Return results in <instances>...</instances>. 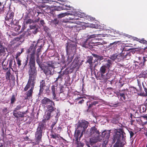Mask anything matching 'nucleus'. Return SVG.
Here are the masks:
<instances>
[{
  "label": "nucleus",
  "instance_id": "8",
  "mask_svg": "<svg viewBox=\"0 0 147 147\" xmlns=\"http://www.w3.org/2000/svg\"><path fill=\"white\" fill-rule=\"evenodd\" d=\"M127 89H124L119 90V92L118 93V97L119 98V100L121 101L125 102L126 101V96L127 95L126 92L128 91Z\"/></svg>",
  "mask_w": 147,
  "mask_h": 147
},
{
  "label": "nucleus",
  "instance_id": "62",
  "mask_svg": "<svg viewBox=\"0 0 147 147\" xmlns=\"http://www.w3.org/2000/svg\"><path fill=\"white\" fill-rule=\"evenodd\" d=\"M2 112L3 113L5 114H6L7 113H9L8 112V109L7 108H5L2 110Z\"/></svg>",
  "mask_w": 147,
  "mask_h": 147
},
{
  "label": "nucleus",
  "instance_id": "61",
  "mask_svg": "<svg viewBox=\"0 0 147 147\" xmlns=\"http://www.w3.org/2000/svg\"><path fill=\"white\" fill-rule=\"evenodd\" d=\"M69 15H70V16L68 17L67 18L68 20H74V19H72V18H74L75 17V15L74 14H70V13Z\"/></svg>",
  "mask_w": 147,
  "mask_h": 147
},
{
  "label": "nucleus",
  "instance_id": "36",
  "mask_svg": "<svg viewBox=\"0 0 147 147\" xmlns=\"http://www.w3.org/2000/svg\"><path fill=\"white\" fill-rule=\"evenodd\" d=\"M88 99L90 101H92L94 100H97L99 99L98 97L95 96L89 95L88 96Z\"/></svg>",
  "mask_w": 147,
  "mask_h": 147
},
{
  "label": "nucleus",
  "instance_id": "30",
  "mask_svg": "<svg viewBox=\"0 0 147 147\" xmlns=\"http://www.w3.org/2000/svg\"><path fill=\"white\" fill-rule=\"evenodd\" d=\"M94 62H93L92 61L91 62H90L88 63L89 64V67L91 71H92L93 69H94L95 68V67L96 66V64H95L94 65Z\"/></svg>",
  "mask_w": 147,
  "mask_h": 147
},
{
  "label": "nucleus",
  "instance_id": "35",
  "mask_svg": "<svg viewBox=\"0 0 147 147\" xmlns=\"http://www.w3.org/2000/svg\"><path fill=\"white\" fill-rule=\"evenodd\" d=\"M147 76V71L146 70L142 71L139 75L140 77L146 78Z\"/></svg>",
  "mask_w": 147,
  "mask_h": 147
},
{
  "label": "nucleus",
  "instance_id": "18",
  "mask_svg": "<svg viewBox=\"0 0 147 147\" xmlns=\"http://www.w3.org/2000/svg\"><path fill=\"white\" fill-rule=\"evenodd\" d=\"M87 39L85 41L82 42V46L85 48L90 49L92 47V45H90V43H93L91 42Z\"/></svg>",
  "mask_w": 147,
  "mask_h": 147
},
{
  "label": "nucleus",
  "instance_id": "46",
  "mask_svg": "<svg viewBox=\"0 0 147 147\" xmlns=\"http://www.w3.org/2000/svg\"><path fill=\"white\" fill-rule=\"evenodd\" d=\"M0 49H7L5 47V46L4 45L3 42L1 41H0Z\"/></svg>",
  "mask_w": 147,
  "mask_h": 147
},
{
  "label": "nucleus",
  "instance_id": "37",
  "mask_svg": "<svg viewBox=\"0 0 147 147\" xmlns=\"http://www.w3.org/2000/svg\"><path fill=\"white\" fill-rule=\"evenodd\" d=\"M47 65L45 66L53 68L54 69H55V67L54 65V63H53L52 61H49L47 62Z\"/></svg>",
  "mask_w": 147,
  "mask_h": 147
},
{
  "label": "nucleus",
  "instance_id": "15",
  "mask_svg": "<svg viewBox=\"0 0 147 147\" xmlns=\"http://www.w3.org/2000/svg\"><path fill=\"white\" fill-rule=\"evenodd\" d=\"M74 48L69 45L68 43H67L66 47V51L67 55V59L69 58V56L72 55L73 52Z\"/></svg>",
  "mask_w": 147,
  "mask_h": 147
},
{
  "label": "nucleus",
  "instance_id": "29",
  "mask_svg": "<svg viewBox=\"0 0 147 147\" xmlns=\"http://www.w3.org/2000/svg\"><path fill=\"white\" fill-rule=\"evenodd\" d=\"M55 86L54 85H53L51 87V90L53 95V100H55L56 99V94L55 92Z\"/></svg>",
  "mask_w": 147,
  "mask_h": 147
},
{
  "label": "nucleus",
  "instance_id": "33",
  "mask_svg": "<svg viewBox=\"0 0 147 147\" xmlns=\"http://www.w3.org/2000/svg\"><path fill=\"white\" fill-rule=\"evenodd\" d=\"M51 138L53 139H57L59 137H60L62 139H63V138L61 137L60 136V135L54 133L53 134H52L51 135Z\"/></svg>",
  "mask_w": 147,
  "mask_h": 147
},
{
  "label": "nucleus",
  "instance_id": "14",
  "mask_svg": "<svg viewBox=\"0 0 147 147\" xmlns=\"http://www.w3.org/2000/svg\"><path fill=\"white\" fill-rule=\"evenodd\" d=\"M100 137H93L90 138L89 140V145L91 146H92L94 144L98 142H101Z\"/></svg>",
  "mask_w": 147,
  "mask_h": 147
},
{
  "label": "nucleus",
  "instance_id": "43",
  "mask_svg": "<svg viewBox=\"0 0 147 147\" xmlns=\"http://www.w3.org/2000/svg\"><path fill=\"white\" fill-rule=\"evenodd\" d=\"M18 37H17L14 38L13 40L11 42V45H13L17 43H18Z\"/></svg>",
  "mask_w": 147,
  "mask_h": 147
},
{
  "label": "nucleus",
  "instance_id": "32",
  "mask_svg": "<svg viewBox=\"0 0 147 147\" xmlns=\"http://www.w3.org/2000/svg\"><path fill=\"white\" fill-rule=\"evenodd\" d=\"M30 29H34L35 30L33 32L34 34L38 32V29L36 27V25H30Z\"/></svg>",
  "mask_w": 147,
  "mask_h": 147
},
{
  "label": "nucleus",
  "instance_id": "16",
  "mask_svg": "<svg viewBox=\"0 0 147 147\" xmlns=\"http://www.w3.org/2000/svg\"><path fill=\"white\" fill-rule=\"evenodd\" d=\"M45 81L44 80H42L40 82V86L39 92L38 94L39 97L41 94L42 93L44 90V88L46 86Z\"/></svg>",
  "mask_w": 147,
  "mask_h": 147
},
{
  "label": "nucleus",
  "instance_id": "54",
  "mask_svg": "<svg viewBox=\"0 0 147 147\" xmlns=\"http://www.w3.org/2000/svg\"><path fill=\"white\" fill-rule=\"evenodd\" d=\"M8 61H9V67L11 68L12 67L13 64H14V61L12 59H10Z\"/></svg>",
  "mask_w": 147,
  "mask_h": 147
},
{
  "label": "nucleus",
  "instance_id": "20",
  "mask_svg": "<svg viewBox=\"0 0 147 147\" xmlns=\"http://www.w3.org/2000/svg\"><path fill=\"white\" fill-rule=\"evenodd\" d=\"M17 66L16 65L15 61H14V64L11 68L13 71L14 72L17 77V80H18V69H17Z\"/></svg>",
  "mask_w": 147,
  "mask_h": 147
},
{
  "label": "nucleus",
  "instance_id": "51",
  "mask_svg": "<svg viewBox=\"0 0 147 147\" xmlns=\"http://www.w3.org/2000/svg\"><path fill=\"white\" fill-rule=\"evenodd\" d=\"M59 22V20L57 19H55L54 20L51 21V23L55 25L57 24Z\"/></svg>",
  "mask_w": 147,
  "mask_h": 147
},
{
  "label": "nucleus",
  "instance_id": "34",
  "mask_svg": "<svg viewBox=\"0 0 147 147\" xmlns=\"http://www.w3.org/2000/svg\"><path fill=\"white\" fill-rule=\"evenodd\" d=\"M10 71V70L9 69L6 73L5 74V78L7 80H10V76L11 75Z\"/></svg>",
  "mask_w": 147,
  "mask_h": 147
},
{
  "label": "nucleus",
  "instance_id": "52",
  "mask_svg": "<svg viewBox=\"0 0 147 147\" xmlns=\"http://www.w3.org/2000/svg\"><path fill=\"white\" fill-rule=\"evenodd\" d=\"M44 90L45 93H49L50 92L49 87V86H46L45 88H44Z\"/></svg>",
  "mask_w": 147,
  "mask_h": 147
},
{
  "label": "nucleus",
  "instance_id": "26",
  "mask_svg": "<svg viewBox=\"0 0 147 147\" xmlns=\"http://www.w3.org/2000/svg\"><path fill=\"white\" fill-rule=\"evenodd\" d=\"M81 130L80 129H77L75 130L74 135V137L75 138L76 141H77L78 140V137L81 132Z\"/></svg>",
  "mask_w": 147,
  "mask_h": 147
},
{
  "label": "nucleus",
  "instance_id": "7",
  "mask_svg": "<svg viewBox=\"0 0 147 147\" xmlns=\"http://www.w3.org/2000/svg\"><path fill=\"white\" fill-rule=\"evenodd\" d=\"M36 78V77L29 76V79L24 89V91H26L28 90L30 88V86L31 87H33V89H34Z\"/></svg>",
  "mask_w": 147,
  "mask_h": 147
},
{
  "label": "nucleus",
  "instance_id": "24",
  "mask_svg": "<svg viewBox=\"0 0 147 147\" xmlns=\"http://www.w3.org/2000/svg\"><path fill=\"white\" fill-rule=\"evenodd\" d=\"M92 55L94 57L96 58V61H100L101 60H103L104 59V57H105V55H98L96 54H92Z\"/></svg>",
  "mask_w": 147,
  "mask_h": 147
},
{
  "label": "nucleus",
  "instance_id": "47",
  "mask_svg": "<svg viewBox=\"0 0 147 147\" xmlns=\"http://www.w3.org/2000/svg\"><path fill=\"white\" fill-rule=\"evenodd\" d=\"M142 93H144V91L142 90V88H139L138 90L137 94L138 95L142 96L141 95Z\"/></svg>",
  "mask_w": 147,
  "mask_h": 147
},
{
  "label": "nucleus",
  "instance_id": "49",
  "mask_svg": "<svg viewBox=\"0 0 147 147\" xmlns=\"http://www.w3.org/2000/svg\"><path fill=\"white\" fill-rule=\"evenodd\" d=\"M16 99L15 97V95L13 94L12 96V97L11 99V104H13L14 102L16 101Z\"/></svg>",
  "mask_w": 147,
  "mask_h": 147
},
{
  "label": "nucleus",
  "instance_id": "56",
  "mask_svg": "<svg viewBox=\"0 0 147 147\" xmlns=\"http://www.w3.org/2000/svg\"><path fill=\"white\" fill-rule=\"evenodd\" d=\"M41 49L38 48L37 49V53L36 54V55L38 59L39 58V55H40V52L41 51Z\"/></svg>",
  "mask_w": 147,
  "mask_h": 147
},
{
  "label": "nucleus",
  "instance_id": "5",
  "mask_svg": "<svg viewBox=\"0 0 147 147\" xmlns=\"http://www.w3.org/2000/svg\"><path fill=\"white\" fill-rule=\"evenodd\" d=\"M44 126L43 123H41L38 127L35 134V140L36 143L38 144L41 141L42 134V129Z\"/></svg>",
  "mask_w": 147,
  "mask_h": 147
},
{
  "label": "nucleus",
  "instance_id": "59",
  "mask_svg": "<svg viewBox=\"0 0 147 147\" xmlns=\"http://www.w3.org/2000/svg\"><path fill=\"white\" fill-rule=\"evenodd\" d=\"M69 56H69V59L67 58V61H68V63H70V62H71V61H72V59L74 58V55H71V57H69Z\"/></svg>",
  "mask_w": 147,
  "mask_h": 147
},
{
  "label": "nucleus",
  "instance_id": "41",
  "mask_svg": "<svg viewBox=\"0 0 147 147\" xmlns=\"http://www.w3.org/2000/svg\"><path fill=\"white\" fill-rule=\"evenodd\" d=\"M69 13H60L58 15V17L59 18H61L67 15H69Z\"/></svg>",
  "mask_w": 147,
  "mask_h": 147
},
{
  "label": "nucleus",
  "instance_id": "17",
  "mask_svg": "<svg viewBox=\"0 0 147 147\" xmlns=\"http://www.w3.org/2000/svg\"><path fill=\"white\" fill-rule=\"evenodd\" d=\"M33 87H31L30 89L25 93L26 96L25 98L26 99H29L31 98L33 93Z\"/></svg>",
  "mask_w": 147,
  "mask_h": 147
},
{
  "label": "nucleus",
  "instance_id": "6",
  "mask_svg": "<svg viewBox=\"0 0 147 147\" xmlns=\"http://www.w3.org/2000/svg\"><path fill=\"white\" fill-rule=\"evenodd\" d=\"M36 46V45L31 44L30 47L27 50V58H35Z\"/></svg>",
  "mask_w": 147,
  "mask_h": 147
},
{
  "label": "nucleus",
  "instance_id": "53",
  "mask_svg": "<svg viewBox=\"0 0 147 147\" xmlns=\"http://www.w3.org/2000/svg\"><path fill=\"white\" fill-rule=\"evenodd\" d=\"M75 17L74 18H72V19H74V21L73 22H78L77 21L79 20L80 19L79 17L77 15H75Z\"/></svg>",
  "mask_w": 147,
  "mask_h": 147
},
{
  "label": "nucleus",
  "instance_id": "64",
  "mask_svg": "<svg viewBox=\"0 0 147 147\" xmlns=\"http://www.w3.org/2000/svg\"><path fill=\"white\" fill-rule=\"evenodd\" d=\"M28 61L26 59H24L23 61V65H24V67L27 64Z\"/></svg>",
  "mask_w": 147,
  "mask_h": 147
},
{
  "label": "nucleus",
  "instance_id": "39",
  "mask_svg": "<svg viewBox=\"0 0 147 147\" xmlns=\"http://www.w3.org/2000/svg\"><path fill=\"white\" fill-rule=\"evenodd\" d=\"M6 49H0V57H4L6 55Z\"/></svg>",
  "mask_w": 147,
  "mask_h": 147
},
{
  "label": "nucleus",
  "instance_id": "55",
  "mask_svg": "<svg viewBox=\"0 0 147 147\" xmlns=\"http://www.w3.org/2000/svg\"><path fill=\"white\" fill-rule=\"evenodd\" d=\"M88 20L90 21H93L95 20V18L91 16H88L86 17Z\"/></svg>",
  "mask_w": 147,
  "mask_h": 147
},
{
  "label": "nucleus",
  "instance_id": "42",
  "mask_svg": "<svg viewBox=\"0 0 147 147\" xmlns=\"http://www.w3.org/2000/svg\"><path fill=\"white\" fill-rule=\"evenodd\" d=\"M76 143L77 145V147H83L84 145V144L79 142L78 140L76 141Z\"/></svg>",
  "mask_w": 147,
  "mask_h": 147
},
{
  "label": "nucleus",
  "instance_id": "45",
  "mask_svg": "<svg viewBox=\"0 0 147 147\" xmlns=\"http://www.w3.org/2000/svg\"><path fill=\"white\" fill-rule=\"evenodd\" d=\"M98 35V34H92L91 35H88L87 36V40H88L89 41H90V39L91 38H95L96 37V36Z\"/></svg>",
  "mask_w": 147,
  "mask_h": 147
},
{
  "label": "nucleus",
  "instance_id": "9",
  "mask_svg": "<svg viewBox=\"0 0 147 147\" xmlns=\"http://www.w3.org/2000/svg\"><path fill=\"white\" fill-rule=\"evenodd\" d=\"M47 76L50 77L54 74V69L47 66L40 67Z\"/></svg>",
  "mask_w": 147,
  "mask_h": 147
},
{
  "label": "nucleus",
  "instance_id": "48",
  "mask_svg": "<svg viewBox=\"0 0 147 147\" xmlns=\"http://www.w3.org/2000/svg\"><path fill=\"white\" fill-rule=\"evenodd\" d=\"M93 61V57L92 56H89L88 57L87 59L86 63H88L90 62H92Z\"/></svg>",
  "mask_w": 147,
  "mask_h": 147
},
{
  "label": "nucleus",
  "instance_id": "40",
  "mask_svg": "<svg viewBox=\"0 0 147 147\" xmlns=\"http://www.w3.org/2000/svg\"><path fill=\"white\" fill-rule=\"evenodd\" d=\"M18 106H17L16 108L14 110L13 113V115L17 118H18Z\"/></svg>",
  "mask_w": 147,
  "mask_h": 147
},
{
  "label": "nucleus",
  "instance_id": "19",
  "mask_svg": "<svg viewBox=\"0 0 147 147\" xmlns=\"http://www.w3.org/2000/svg\"><path fill=\"white\" fill-rule=\"evenodd\" d=\"M107 60L105 58L104 61L106 62L105 65H103L105 66L107 69H109V68L112 67V61L110 59H108L107 60Z\"/></svg>",
  "mask_w": 147,
  "mask_h": 147
},
{
  "label": "nucleus",
  "instance_id": "3",
  "mask_svg": "<svg viewBox=\"0 0 147 147\" xmlns=\"http://www.w3.org/2000/svg\"><path fill=\"white\" fill-rule=\"evenodd\" d=\"M14 16V12L11 10H9L7 12V13L6 14V16L5 18L6 22L11 25H17L18 24V22L17 20H16L15 19L14 20L12 19Z\"/></svg>",
  "mask_w": 147,
  "mask_h": 147
},
{
  "label": "nucleus",
  "instance_id": "11",
  "mask_svg": "<svg viewBox=\"0 0 147 147\" xmlns=\"http://www.w3.org/2000/svg\"><path fill=\"white\" fill-rule=\"evenodd\" d=\"M88 122L85 120L80 122L77 126V129H80L82 132H84L88 126Z\"/></svg>",
  "mask_w": 147,
  "mask_h": 147
},
{
  "label": "nucleus",
  "instance_id": "25",
  "mask_svg": "<svg viewBox=\"0 0 147 147\" xmlns=\"http://www.w3.org/2000/svg\"><path fill=\"white\" fill-rule=\"evenodd\" d=\"M98 101H96L91 102V104L89 105L88 109L86 110V112H90V111L89 110V109L93 107L94 106L96 105L98 103Z\"/></svg>",
  "mask_w": 147,
  "mask_h": 147
},
{
  "label": "nucleus",
  "instance_id": "10",
  "mask_svg": "<svg viewBox=\"0 0 147 147\" xmlns=\"http://www.w3.org/2000/svg\"><path fill=\"white\" fill-rule=\"evenodd\" d=\"M111 132L110 130H105L102 133L101 136H99L100 137V141H105L107 143L108 142V140L110 136Z\"/></svg>",
  "mask_w": 147,
  "mask_h": 147
},
{
  "label": "nucleus",
  "instance_id": "22",
  "mask_svg": "<svg viewBox=\"0 0 147 147\" xmlns=\"http://www.w3.org/2000/svg\"><path fill=\"white\" fill-rule=\"evenodd\" d=\"M120 49L122 51L120 53L123 57V60L126 59L128 56H129V54L127 51H124L122 47H121Z\"/></svg>",
  "mask_w": 147,
  "mask_h": 147
},
{
  "label": "nucleus",
  "instance_id": "31",
  "mask_svg": "<svg viewBox=\"0 0 147 147\" xmlns=\"http://www.w3.org/2000/svg\"><path fill=\"white\" fill-rule=\"evenodd\" d=\"M129 90L133 94H134L137 93L138 92V90L136 88L133 86H131L129 87Z\"/></svg>",
  "mask_w": 147,
  "mask_h": 147
},
{
  "label": "nucleus",
  "instance_id": "57",
  "mask_svg": "<svg viewBox=\"0 0 147 147\" xmlns=\"http://www.w3.org/2000/svg\"><path fill=\"white\" fill-rule=\"evenodd\" d=\"M144 91L145 92H144V93H142L141 94V95L142 96H147V89L146 88H144Z\"/></svg>",
  "mask_w": 147,
  "mask_h": 147
},
{
  "label": "nucleus",
  "instance_id": "23",
  "mask_svg": "<svg viewBox=\"0 0 147 147\" xmlns=\"http://www.w3.org/2000/svg\"><path fill=\"white\" fill-rule=\"evenodd\" d=\"M7 0H4L3 1L0 2V13H3L4 12V5L6 4Z\"/></svg>",
  "mask_w": 147,
  "mask_h": 147
},
{
  "label": "nucleus",
  "instance_id": "28",
  "mask_svg": "<svg viewBox=\"0 0 147 147\" xmlns=\"http://www.w3.org/2000/svg\"><path fill=\"white\" fill-rule=\"evenodd\" d=\"M84 98H86L85 97L78 96L77 98L75 99V100L76 101H78V103L82 104L84 102V100L83 99Z\"/></svg>",
  "mask_w": 147,
  "mask_h": 147
},
{
  "label": "nucleus",
  "instance_id": "44",
  "mask_svg": "<svg viewBox=\"0 0 147 147\" xmlns=\"http://www.w3.org/2000/svg\"><path fill=\"white\" fill-rule=\"evenodd\" d=\"M137 39V40L139 41V42L141 43L144 44H147V41L144 40V38H142V39H138L137 38H136Z\"/></svg>",
  "mask_w": 147,
  "mask_h": 147
},
{
  "label": "nucleus",
  "instance_id": "63",
  "mask_svg": "<svg viewBox=\"0 0 147 147\" xmlns=\"http://www.w3.org/2000/svg\"><path fill=\"white\" fill-rule=\"evenodd\" d=\"M119 103L118 102V101H117L116 102V103L115 104L111 103V105H112V106L113 107H116L119 106Z\"/></svg>",
  "mask_w": 147,
  "mask_h": 147
},
{
  "label": "nucleus",
  "instance_id": "58",
  "mask_svg": "<svg viewBox=\"0 0 147 147\" xmlns=\"http://www.w3.org/2000/svg\"><path fill=\"white\" fill-rule=\"evenodd\" d=\"M25 22L26 24H31L33 23V21L31 19H29L26 21Z\"/></svg>",
  "mask_w": 147,
  "mask_h": 147
},
{
  "label": "nucleus",
  "instance_id": "4",
  "mask_svg": "<svg viewBox=\"0 0 147 147\" xmlns=\"http://www.w3.org/2000/svg\"><path fill=\"white\" fill-rule=\"evenodd\" d=\"M29 65L30 69L28 71L29 76L36 77L37 71L35 67V58H30Z\"/></svg>",
  "mask_w": 147,
  "mask_h": 147
},
{
  "label": "nucleus",
  "instance_id": "27",
  "mask_svg": "<svg viewBox=\"0 0 147 147\" xmlns=\"http://www.w3.org/2000/svg\"><path fill=\"white\" fill-rule=\"evenodd\" d=\"M107 68L105 66L102 65L100 68L99 72L101 76H103L106 72Z\"/></svg>",
  "mask_w": 147,
  "mask_h": 147
},
{
  "label": "nucleus",
  "instance_id": "21",
  "mask_svg": "<svg viewBox=\"0 0 147 147\" xmlns=\"http://www.w3.org/2000/svg\"><path fill=\"white\" fill-rule=\"evenodd\" d=\"M7 56H6V57H7ZM6 59V57L5 58L3 59V60L1 63L3 69V70H5V71L7 70L8 68V67H7L8 64V61H7V62L5 61Z\"/></svg>",
  "mask_w": 147,
  "mask_h": 147
},
{
  "label": "nucleus",
  "instance_id": "2",
  "mask_svg": "<svg viewBox=\"0 0 147 147\" xmlns=\"http://www.w3.org/2000/svg\"><path fill=\"white\" fill-rule=\"evenodd\" d=\"M125 133L122 129H119L117 130L115 134L113 135V143L115 142L116 140V142L120 144V146L123 147L126 143L125 139L124 138V135Z\"/></svg>",
  "mask_w": 147,
  "mask_h": 147
},
{
  "label": "nucleus",
  "instance_id": "13",
  "mask_svg": "<svg viewBox=\"0 0 147 147\" xmlns=\"http://www.w3.org/2000/svg\"><path fill=\"white\" fill-rule=\"evenodd\" d=\"M90 135L91 137L99 136L100 132L95 126L91 128L90 131Z\"/></svg>",
  "mask_w": 147,
  "mask_h": 147
},
{
  "label": "nucleus",
  "instance_id": "12",
  "mask_svg": "<svg viewBox=\"0 0 147 147\" xmlns=\"http://www.w3.org/2000/svg\"><path fill=\"white\" fill-rule=\"evenodd\" d=\"M110 58L116 62H120L123 60V57L120 53L118 54H115L111 55Z\"/></svg>",
  "mask_w": 147,
  "mask_h": 147
},
{
  "label": "nucleus",
  "instance_id": "38",
  "mask_svg": "<svg viewBox=\"0 0 147 147\" xmlns=\"http://www.w3.org/2000/svg\"><path fill=\"white\" fill-rule=\"evenodd\" d=\"M146 105L141 106L140 108V113H144L146 111Z\"/></svg>",
  "mask_w": 147,
  "mask_h": 147
},
{
  "label": "nucleus",
  "instance_id": "50",
  "mask_svg": "<svg viewBox=\"0 0 147 147\" xmlns=\"http://www.w3.org/2000/svg\"><path fill=\"white\" fill-rule=\"evenodd\" d=\"M61 71L59 72V75L58 76V77L57 78H56V80L55 81V82H57L58 81V80L59 79L62 78V77L64 75V74L63 73L62 74H61Z\"/></svg>",
  "mask_w": 147,
  "mask_h": 147
},
{
  "label": "nucleus",
  "instance_id": "60",
  "mask_svg": "<svg viewBox=\"0 0 147 147\" xmlns=\"http://www.w3.org/2000/svg\"><path fill=\"white\" fill-rule=\"evenodd\" d=\"M70 7L69 6H67L66 5H64L63 7L62 8V10H67L69 9Z\"/></svg>",
  "mask_w": 147,
  "mask_h": 147
},
{
  "label": "nucleus",
  "instance_id": "1",
  "mask_svg": "<svg viewBox=\"0 0 147 147\" xmlns=\"http://www.w3.org/2000/svg\"><path fill=\"white\" fill-rule=\"evenodd\" d=\"M41 103L42 106L46 107L47 109V113L44 117V119L45 120H49L51 118V113L56 109V108L54 107L55 103L53 101L46 97H44L41 100Z\"/></svg>",
  "mask_w": 147,
  "mask_h": 147
}]
</instances>
